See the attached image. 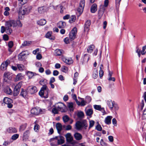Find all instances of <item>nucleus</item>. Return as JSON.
Segmentation results:
<instances>
[{"label":"nucleus","instance_id":"obj_1","mask_svg":"<svg viewBox=\"0 0 146 146\" xmlns=\"http://www.w3.org/2000/svg\"><path fill=\"white\" fill-rule=\"evenodd\" d=\"M6 25L7 29L9 30V33H11L12 30L11 27L13 26V27H15L18 25L19 27H21L22 26V24L21 23L20 21H16L14 20H12L7 21Z\"/></svg>","mask_w":146,"mask_h":146},{"label":"nucleus","instance_id":"obj_2","mask_svg":"<svg viewBox=\"0 0 146 146\" xmlns=\"http://www.w3.org/2000/svg\"><path fill=\"white\" fill-rule=\"evenodd\" d=\"M31 9V7L28 5H25L22 7L19 11V15H24L28 14Z\"/></svg>","mask_w":146,"mask_h":146},{"label":"nucleus","instance_id":"obj_3","mask_svg":"<svg viewBox=\"0 0 146 146\" xmlns=\"http://www.w3.org/2000/svg\"><path fill=\"white\" fill-rule=\"evenodd\" d=\"M48 89L46 85H43L39 92V94L42 97L47 98L48 97Z\"/></svg>","mask_w":146,"mask_h":146},{"label":"nucleus","instance_id":"obj_4","mask_svg":"<svg viewBox=\"0 0 146 146\" xmlns=\"http://www.w3.org/2000/svg\"><path fill=\"white\" fill-rule=\"evenodd\" d=\"M58 111H60L62 112H65L66 111V106L63 103L59 102L55 105Z\"/></svg>","mask_w":146,"mask_h":146},{"label":"nucleus","instance_id":"obj_5","mask_svg":"<svg viewBox=\"0 0 146 146\" xmlns=\"http://www.w3.org/2000/svg\"><path fill=\"white\" fill-rule=\"evenodd\" d=\"M85 0H81L79 6L77 9V11L80 15L82 13L83 11L85 6Z\"/></svg>","mask_w":146,"mask_h":146},{"label":"nucleus","instance_id":"obj_6","mask_svg":"<svg viewBox=\"0 0 146 146\" xmlns=\"http://www.w3.org/2000/svg\"><path fill=\"white\" fill-rule=\"evenodd\" d=\"M77 33V29L74 27L71 31L69 34V38L70 40H72L75 38Z\"/></svg>","mask_w":146,"mask_h":146},{"label":"nucleus","instance_id":"obj_7","mask_svg":"<svg viewBox=\"0 0 146 146\" xmlns=\"http://www.w3.org/2000/svg\"><path fill=\"white\" fill-rule=\"evenodd\" d=\"M4 103L7 105V106L9 108H12L13 105L11 103L13 102L12 100L10 98L7 97H5L3 100Z\"/></svg>","mask_w":146,"mask_h":146},{"label":"nucleus","instance_id":"obj_8","mask_svg":"<svg viewBox=\"0 0 146 146\" xmlns=\"http://www.w3.org/2000/svg\"><path fill=\"white\" fill-rule=\"evenodd\" d=\"M55 139L57 140V142L58 145H61L64 142V138L62 136L56 137L55 138L51 139V141L54 140Z\"/></svg>","mask_w":146,"mask_h":146},{"label":"nucleus","instance_id":"obj_9","mask_svg":"<svg viewBox=\"0 0 146 146\" xmlns=\"http://www.w3.org/2000/svg\"><path fill=\"white\" fill-rule=\"evenodd\" d=\"M22 84V82H21L17 84L15 86L14 90V94L15 95H17L19 94Z\"/></svg>","mask_w":146,"mask_h":146},{"label":"nucleus","instance_id":"obj_10","mask_svg":"<svg viewBox=\"0 0 146 146\" xmlns=\"http://www.w3.org/2000/svg\"><path fill=\"white\" fill-rule=\"evenodd\" d=\"M31 113L35 115H38L39 113H42L41 110L39 108H32L31 111Z\"/></svg>","mask_w":146,"mask_h":146},{"label":"nucleus","instance_id":"obj_11","mask_svg":"<svg viewBox=\"0 0 146 146\" xmlns=\"http://www.w3.org/2000/svg\"><path fill=\"white\" fill-rule=\"evenodd\" d=\"M24 51L21 53L18 56V59L19 60L22 61L24 60L26 56V53Z\"/></svg>","mask_w":146,"mask_h":146},{"label":"nucleus","instance_id":"obj_12","mask_svg":"<svg viewBox=\"0 0 146 146\" xmlns=\"http://www.w3.org/2000/svg\"><path fill=\"white\" fill-rule=\"evenodd\" d=\"M9 61L6 60L3 62L1 66V69L2 70H5L7 69V67L9 64Z\"/></svg>","mask_w":146,"mask_h":146},{"label":"nucleus","instance_id":"obj_13","mask_svg":"<svg viewBox=\"0 0 146 146\" xmlns=\"http://www.w3.org/2000/svg\"><path fill=\"white\" fill-rule=\"evenodd\" d=\"M105 9L104 6L102 7V8L99 11L98 14V18L99 19H100L102 17L104 14Z\"/></svg>","mask_w":146,"mask_h":146},{"label":"nucleus","instance_id":"obj_14","mask_svg":"<svg viewBox=\"0 0 146 146\" xmlns=\"http://www.w3.org/2000/svg\"><path fill=\"white\" fill-rule=\"evenodd\" d=\"M7 23V21H6L5 23V27L4 26H2L1 27V32L2 33H3L5 31H6V33H7L8 34H10L11 33H9V31H10L8 29L6 28V27H7V26L6 25H6Z\"/></svg>","mask_w":146,"mask_h":146},{"label":"nucleus","instance_id":"obj_15","mask_svg":"<svg viewBox=\"0 0 146 146\" xmlns=\"http://www.w3.org/2000/svg\"><path fill=\"white\" fill-rule=\"evenodd\" d=\"M62 60L66 64L70 65L72 64L73 62V60L71 59H69L65 58H62Z\"/></svg>","mask_w":146,"mask_h":146},{"label":"nucleus","instance_id":"obj_16","mask_svg":"<svg viewBox=\"0 0 146 146\" xmlns=\"http://www.w3.org/2000/svg\"><path fill=\"white\" fill-rule=\"evenodd\" d=\"M107 105L111 110H112L114 107V102L111 100H108L107 102Z\"/></svg>","mask_w":146,"mask_h":146},{"label":"nucleus","instance_id":"obj_17","mask_svg":"<svg viewBox=\"0 0 146 146\" xmlns=\"http://www.w3.org/2000/svg\"><path fill=\"white\" fill-rule=\"evenodd\" d=\"M94 107L96 110L101 111L103 113L105 112L104 108H102L100 105H95L94 106Z\"/></svg>","mask_w":146,"mask_h":146},{"label":"nucleus","instance_id":"obj_18","mask_svg":"<svg viewBox=\"0 0 146 146\" xmlns=\"http://www.w3.org/2000/svg\"><path fill=\"white\" fill-rule=\"evenodd\" d=\"M91 24V22L90 20H87L85 23L84 27V30L85 31H88L89 28Z\"/></svg>","mask_w":146,"mask_h":146},{"label":"nucleus","instance_id":"obj_19","mask_svg":"<svg viewBox=\"0 0 146 146\" xmlns=\"http://www.w3.org/2000/svg\"><path fill=\"white\" fill-rule=\"evenodd\" d=\"M112 118V117L111 116H108L105 118L104 122L105 123L108 125H109L111 123V120Z\"/></svg>","mask_w":146,"mask_h":146},{"label":"nucleus","instance_id":"obj_20","mask_svg":"<svg viewBox=\"0 0 146 146\" xmlns=\"http://www.w3.org/2000/svg\"><path fill=\"white\" fill-rule=\"evenodd\" d=\"M37 91L36 87L35 86H33L30 87L29 88V92L31 94H34Z\"/></svg>","mask_w":146,"mask_h":146},{"label":"nucleus","instance_id":"obj_21","mask_svg":"<svg viewBox=\"0 0 146 146\" xmlns=\"http://www.w3.org/2000/svg\"><path fill=\"white\" fill-rule=\"evenodd\" d=\"M10 74L9 73H5L3 76V80L4 81L7 82L8 80L10 79L11 77L9 76Z\"/></svg>","mask_w":146,"mask_h":146},{"label":"nucleus","instance_id":"obj_22","mask_svg":"<svg viewBox=\"0 0 146 146\" xmlns=\"http://www.w3.org/2000/svg\"><path fill=\"white\" fill-rule=\"evenodd\" d=\"M29 133V130H27L24 132L23 137V140H26L28 139Z\"/></svg>","mask_w":146,"mask_h":146},{"label":"nucleus","instance_id":"obj_23","mask_svg":"<svg viewBox=\"0 0 146 146\" xmlns=\"http://www.w3.org/2000/svg\"><path fill=\"white\" fill-rule=\"evenodd\" d=\"M74 137L77 140H80L82 138V136L81 134L78 133H76L74 134Z\"/></svg>","mask_w":146,"mask_h":146},{"label":"nucleus","instance_id":"obj_24","mask_svg":"<svg viewBox=\"0 0 146 146\" xmlns=\"http://www.w3.org/2000/svg\"><path fill=\"white\" fill-rule=\"evenodd\" d=\"M76 128L77 130H80L82 127V122L77 121L76 124Z\"/></svg>","mask_w":146,"mask_h":146},{"label":"nucleus","instance_id":"obj_25","mask_svg":"<svg viewBox=\"0 0 146 146\" xmlns=\"http://www.w3.org/2000/svg\"><path fill=\"white\" fill-rule=\"evenodd\" d=\"M7 131L9 133H16L17 132V130L15 128L9 127L7 129Z\"/></svg>","mask_w":146,"mask_h":146},{"label":"nucleus","instance_id":"obj_26","mask_svg":"<svg viewBox=\"0 0 146 146\" xmlns=\"http://www.w3.org/2000/svg\"><path fill=\"white\" fill-rule=\"evenodd\" d=\"M57 27L59 28H64L66 25V23L62 21L59 22L57 24Z\"/></svg>","mask_w":146,"mask_h":146},{"label":"nucleus","instance_id":"obj_27","mask_svg":"<svg viewBox=\"0 0 146 146\" xmlns=\"http://www.w3.org/2000/svg\"><path fill=\"white\" fill-rule=\"evenodd\" d=\"M46 11V7L45 6L39 7L38 9V11L40 13H43Z\"/></svg>","mask_w":146,"mask_h":146},{"label":"nucleus","instance_id":"obj_28","mask_svg":"<svg viewBox=\"0 0 146 146\" xmlns=\"http://www.w3.org/2000/svg\"><path fill=\"white\" fill-rule=\"evenodd\" d=\"M97 10V5L96 4H94L91 6L90 11L92 13H95Z\"/></svg>","mask_w":146,"mask_h":146},{"label":"nucleus","instance_id":"obj_29","mask_svg":"<svg viewBox=\"0 0 146 146\" xmlns=\"http://www.w3.org/2000/svg\"><path fill=\"white\" fill-rule=\"evenodd\" d=\"M86 115L88 116H91L93 113V111L92 109H86L85 110Z\"/></svg>","mask_w":146,"mask_h":146},{"label":"nucleus","instance_id":"obj_30","mask_svg":"<svg viewBox=\"0 0 146 146\" xmlns=\"http://www.w3.org/2000/svg\"><path fill=\"white\" fill-rule=\"evenodd\" d=\"M56 127L58 133H60L62 129V125L60 123H58L56 124Z\"/></svg>","mask_w":146,"mask_h":146},{"label":"nucleus","instance_id":"obj_31","mask_svg":"<svg viewBox=\"0 0 146 146\" xmlns=\"http://www.w3.org/2000/svg\"><path fill=\"white\" fill-rule=\"evenodd\" d=\"M31 44V42L29 41H25L24 42L21 46V48H23L26 46H29Z\"/></svg>","mask_w":146,"mask_h":146},{"label":"nucleus","instance_id":"obj_32","mask_svg":"<svg viewBox=\"0 0 146 146\" xmlns=\"http://www.w3.org/2000/svg\"><path fill=\"white\" fill-rule=\"evenodd\" d=\"M27 92L26 90H23V89H21V91L20 94L21 96L23 98H25L27 95Z\"/></svg>","mask_w":146,"mask_h":146},{"label":"nucleus","instance_id":"obj_33","mask_svg":"<svg viewBox=\"0 0 146 146\" xmlns=\"http://www.w3.org/2000/svg\"><path fill=\"white\" fill-rule=\"evenodd\" d=\"M52 33L51 32H48L45 35L46 37V38H49L50 40H54V37L53 36H52Z\"/></svg>","mask_w":146,"mask_h":146},{"label":"nucleus","instance_id":"obj_34","mask_svg":"<svg viewBox=\"0 0 146 146\" xmlns=\"http://www.w3.org/2000/svg\"><path fill=\"white\" fill-rule=\"evenodd\" d=\"M63 52V50L57 49L55 50V54L56 56H60L62 54Z\"/></svg>","mask_w":146,"mask_h":146},{"label":"nucleus","instance_id":"obj_35","mask_svg":"<svg viewBox=\"0 0 146 146\" xmlns=\"http://www.w3.org/2000/svg\"><path fill=\"white\" fill-rule=\"evenodd\" d=\"M46 21L44 19H41L37 22L38 24L40 25H43L46 24Z\"/></svg>","mask_w":146,"mask_h":146},{"label":"nucleus","instance_id":"obj_36","mask_svg":"<svg viewBox=\"0 0 146 146\" xmlns=\"http://www.w3.org/2000/svg\"><path fill=\"white\" fill-rule=\"evenodd\" d=\"M95 48V46L93 45L89 46L87 49V51L89 53H91Z\"/></svg>","mask_w":146,"mask_h":146},{"label":"nucleus","instance_id":"obj_37","mask_svg":"<svg viewBox=\"0 0 146 146\" xmlns=\"http://www.w3.org/2000/svg\"><path fill=\"white\" fill-rule=\"evenodd\" d=\"M23 78V76L22 74L21 73L18 74L16 76L15 78V80L18 81L21 80Z\"/></svg>","mask_w":146,"mask_h":146},{"label":"nucleus","instance_id":"obj_38","mask_svg":"<svg viewBox=\"0 0 146 146\" xmlns=\"http://www.w3.org/2000/svg\"><path fill=\"white\" fill-rule=\"evenodd\" d=\"M63 121L64 123L67 122L70 120V118L67 115H65L62 117Z\"/></svg>","mask_w":146,"mask_h":146},{"label":"nucleus","instance_id":"obj_39","mask_svg":"<svg viewBox=\"0 0 146 146\" xmlns=\"http://www.w3.org/2000/svg\"><path fill=\"white\" fill-rule=\"evenodd\" d=\"M98 76V72L97 70L95 69L94 71L93 74V77L94 79L96 78Z\"/></svg>","mask_w":146,"mask_h":146},{"label":"nucleus","instance_id":"obj_40","mask_svg":"<svg viewBox=\"0 0 146 146\" xmlns=\"http://www.w3.org/2000/svg\"><path fill=\"white\" fill-rule=\"evenodd\" d=\"M68 106L69 108L70 111H73V103H69L68 104Z\"/></svg>","mask_w":146,"mask_h":146},{"label":"nucleus","instance_id":"obj_41","mask_svg":"<svg viewBox=\"0 0 146 146\" xmlns=\"http://www.w3.org/2000/svg\"><path fill=\"white\" fill-rule=\"evenodd\" d=\"M146 49V45L143 46V48L142 50L140 52L141 54L143 55L145 54L146 52L145 50Z\"/></svg>","mask_w":146,"mask_h":146},{"label":"nucleus","instance_id":"obj_42","mask_svg":"<svg viewBox=\"0 0 146 146\" xmlns=\"http://www.w3.org/2000/svg\"><path fill=\"white\" fill-rule=\"evenodd\" d=\"M95 122L92 120L90 121H89V126L88 127L89 129L93 127L94 124Z\"/></svg>","mask_w":146,"mask_h":146},{"label":"nucleus","instance_id":"obj_43","mask_svg":"<svg viewBox=\"0 0 146 146\" xmlns=\"http://www.w3.org/2000/svg\"><path fill=\"white\" fill-rule=\"evenodd\" d=\"M58 110L57 108H56V106H55V107L53 108L52 110V112L54 114H57L58 113Z\"/></svg>","mask_w":146,"mask_h":146},{"label":"nucleus","instance_id":"obj_44","mask_svg":"<svg viewBox=\"0 0 146 146\" xmlns=\"http://www.w3.org/2000/svg\"><path fill=\"white\" fill-rule=\"evenodd\" d=\"M27 75L29 78H31L34 76V73L31 72H28Z\"/></svg>","mask_w":146,"mask_h":146},{"label":"nucleus","instance_id":"obj_45","mask_svg":"<svg viewBox=\"0 0 146 146\" xmlns=\"http://www.w3.org/2000/svg\"><path fill=\"white\" fill-rule=\"evenodd\" d=\"M77 116L79 118H82L84 116V113L82 111H80L78 113Z\"/></svg>","mask_w":146,"mask_h":146},{"label":"nucleus","instance_id":"obj_46","mask_svg":"<svg viewBox=\"0 0 146 146\" xmlns=\"http://www.w3.org/2000/svg\"><path fill=\"white\" fill-rule=\"evenodd\" d=\"M92 99L89 96H87L85 98V101L87 103H89L91 101Z\"/></svg>","mask_w":146,"mask_h":146},{"label":"nucleus","instance_id":"obj_47","mask_svg":"<svg viewBox=\"0 0 146 146\" xmlns=\"http://www.w3.org/2000/svg\"><path fill=\"white\" fill-rule=\"evenodd\" d=\"M19 137V135L16 134L13 135L11 137V139L13 140H15L17 139Z\"/></svg>","mask_w":146,"mask_h":146},{"label":"nucleus","instance_id":"obj_48","mask_svg":"<svg viewBox=\"0 0 146 146\" xmlns=\"http://www.w3.org/2000/svg\"><path fill=\"white\" fill-rule=\"evenodd\" d=\"M81 99L82 100L80 102V105L81 106H84L86 105L87 103L86 101L84 100V99L82 98Z\"/></svg>","mask_w":146,"mask_h":146},{"label":"nucleus","instance_id":"obj_49","mask_svg":"<svg viewBox=\"0 0 146 146\" xmlns=\"http://www.w3.org/2000/svg\"><path fill=\"white\" fill-rule=\"evenodd\" d=\"M62 70L63 72L66 73L68 71V68L65 66H63L62 68Z\"/></svg>","mask_w":146,"mask_h":146},{"label":"nucleus","instance_id":"obj_50","mask_svg":"<svg viewBox=\"0 0 146 146\" xmlns=\"http://www.w3.org/2000/svg\"><path fill=\"white\" fill-rule=\"evenodd\" d=\"M26 127V125H22L20 126L19 128V131H22L25 129Z\"/></svg>","mask_w":146,"mask_h":146},{"label":"nucleus","instance_id":"obj_51","mask_svg":"<svg viewBox=\"0 0 146 146\" xmlns=\"http://www.w3.org/2000/svg\"><path fill=\"white\" fill-rule=\"evenodd\" d=\"M96 129L98 131H101L102 130V128L100 125L98 124L96 127Z\"/></svg>","mask_w":146,"mask_h":146},{"label":"nucleus","instance_id":"obj_52","mask_svg":"<svg viewBox=\"0 0 146 146\" xmlns=\"http://www.w3.org/2000/svg\"><path fill=\"white\" fill-rule=\"evenodd\" d=\"M76 19V17L75 16L72 15L70 18V19L69 20V21L70 23H72Z\"/></svg>","mask_w":146,"mask_h":146},{"label":"nucleus","instance_id":"obj_53","mask_svg":"<svg viewBox=\"0 0 146 146\" xmlns=\"http://www.w3.org/2000/svg\"><path fill=\"white\" fill-rule=\"evenodd\" d=\"M101 145L102 146H107V144L106 143L103 139H101L100 141Z\"/></svg>","mask_w":146,"mask_h":146},{"label":"nucleus","instance_id":"obj_54","mask_svg":"<svg viewBox=\"0 0 146 146\" xmlns=\"http://www.w3.org/2000/svg\"><path fill=\"white\" fill-rule=\"evenodd\" d=\"M72 98L74 100L76 101L77 104L78 105H79V104H78V103H80V102L78 101V100L77 99L76 95V94H74L72 96Z\"/></svg>","mask_w":146,"mask_h":146},{"label":"nucleus","instance_id":"obj_55","mask_svg":"<svg viewBox=\"0 0 146 146\" xmlns=\"http://www.w3.org/2000/svg\"><path fill=\"white\" fill-rule=\"evenodd\" d=\"M13 45V42L12 41H9L8 43L9 48H12Z\"/></svg>","mask_w":146,"mask_h":146},{"label":"nucleus","instance_id":"obj_56","mask_svg":"<svg viewBox=\"0 0 146 146\" xmlns=\"http://www.w3.org/2000/svg\"><path fill=\"white\" fill-rule=\"evenodd\" d=\"M121 0H115V4L117 7H118L119 6Z\"/></svg>","mask_w":146,"mask_h":146},{"label":"nucleus","instance_id":"obj_57","mask_svg":"<svg viewBox=\"0 0 146 146\" xmlns=\"http://www.w3.org/2000/svg\"><path fill=\"white\" fill-rule=\"evenodd\" d=\"M6 90L7 91L6 92L8 94H10L12 92L11 90L9 88H7Z\"/></svg>","mask_w":146,"mask_h":146},{"label":"nucleus","instance_id":"obj_58","mask_svg":"<svg viewBox=\"0 0 146 146\" xmlns=\"http://www.w3.org/2000/svg\"><path fill=\"white\" fill-rule=\"evenodd\" d=\"M3 38L4 40L7 41L9 39L8 36L7 35H4L3 36Z\"/></svg>","mask_w":146,"mask_h":146},{"label":"nucleus","instance_id":"obj_59","mask_svg":"<svg viewBox=\"0 0 146 146\" xmlns=\"http://www.w3.org/2000/svg\"><path fill=\"white\" fill-rule=\"evenodd\" d=\"M109 141L111 142H113V137L112 136H109L108 137Z\"/></svg>","mask_w":146,"mask_h":146},{"label":"nucleus","instance_id":"obj_60","mask_svg":"<svg viewBox=\"0 0 146 146\" xmlns=\"http://www.w3.org/2000/svg\"><path fill=\"white\" fill-rule=\"evenodd\" d=\"M99 76L100 78H102L104 75V72L103 70L99 71Z\"/></svg>","mask_w":146,"mask_h":146},{"label":"nucleus","instance_id":"obj_61","mask_svg":"<svg viewBox=\"0 0 146 146\" xmlns=\"http://www.w3.org/2000/svg\"><path fill=\"white\" fill-rule=\"evenodd\" d=\"M39 128V125H38L36 124L34 126V129L35 131H36L38 130Z\"/></svg>","mask_w":146,"mask_h":146},{"label":"nucleus","instance_id":"obj_62","mask_svg":"<svg viewBox=\"0 0 146 146\" xmlns=\"http://www.w3.org/2000/svg\"><path fill=\"white\" fill-rule=\"evenodd\" d=\"M141 50L139 49L138 48H137L136 50V52L137 53L138 56L139 57H140L141 56Z\"/></svg>","mask_w":146,"mask_h":146},{"label":"nucleus","instance_id":"obj_63","mask_svg":"<svg viewBox=\"0 0 146 146\" xmlns=\"http://www.w3.org/2000/svg\"><path fill=\"white\" fill-rule=\"evenodd\" d=\"M109 3L108 0H105L104 1V6L107 7L108 6Z\"/></svg>","mask_w":146,"mask_h":146},{"label":"nucleus","instance_id":"obj_64","mask_svg":"<svg viewBox=\"0 0 146 146\" xmlns=\"http://www.w3.org/2000/svg\"><path fill=\"white\" fill-rule=\"evenodd\" d=\"M55 81V78L53 77H52L50 78V81L49 83L50 84L52 83H53Z\"/></svg>","mask_w":146,"mask_h":146}]
</instances>
